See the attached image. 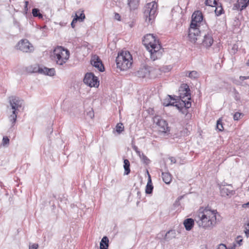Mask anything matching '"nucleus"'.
I'll return each instance as SVG.
<instances>
[{
  "instance_id": "1",
  "label": "nucleus",
  "mask_w": 249,
  "mask_h": 249,
  "mask_svg": "<svg viewBox=\"0 0 249 249\" xmlns=\"http://www.w3.org/2000/svg\"><path fill=\"white\" fill-rule=\"evenodd\" d=\"M142 42L150 53L151 59L155 61L161 57L163 50L159 40L156 39L153 34L145 36Z\"/></svg>"
},
{
  "instance_id": "2",
  "label": "nucleus",
  "mask_w": 249,
  "mask_h": 249,
  "mask_svg": "<svg viewBox=\"0 0 249 249\" xmlns=\"http://www.w3.org/2000/svg\"><path fill=\"white\" fill-rule=\"evenodd\" d=\"M217 213L216 210L205 208L199 213L198 219L196 220L198 226L205 229H212L216 224Z\"/></svg>"
},
{
  "instance_id": "3",
  "label": "nucleus",
  "mask_w": 249,
  "mask_h": 249,
  "mask_svg": "<svg viewBox=\"0 0 249 249\" xmlns=\"http://www.w3.org/2000/svg\"><path fill=\"white\" fill-rule=\"evenodd\" d=\"M70 57V52L61 46L56 47L53 50L52 59L58 66H63Z\"/></svg>"
},
{
  "instance_id": "4",
  "label": "nucleus",
  "mask_w": 249,
  "mask_h": 249,
  "mask_svg": "<svg viewBox=\"0 0 249 249\" xmlns=\"http://www.w3.org/2000/svg\"><path fill=\"white\" fill-rule=\"evenodd\" d=\"M117 67L121 71L129 69L132 64V57L128 51H123L118 53L116 59Z\"/></svg>"
},
{
  "instance_id": "5",
  "label": "nucleus",
  "mask_w": 249,
  "mask_h": 249,
  "mask_svg": "<svg viewBox=\"0 0 249 249\" xmlns=\"http://www.w3.org/2000/svg\"><path fill=\"white\" fill-rule=\"evenodd\" d=\"M23 103V100L18 97L12 96L9 98L10 105L13 110L12 114L9 117L12 126L15 124L17 121L18 110L22 107Z\"/></svg>"
},
{
  "instance_id": "6",
  "label": "nucleus",
  "mask_w": 249,
  "mask_h": 249,
  "mask_svg": "<svg viewBox=\"0 0 249 249\" xmlns=\"http://www.w3.org/2000/svg\"><path fill=\"white\" fill-rule=\"evenodd\" d=\"M158 5L155 1L146 4L144 9V18L146 22L152 23L157 13Z\"/></svg>"
},
{
  "instance_id": "7",
  "label": "nucleus",
  "mask_w": 249,
  "mask_h": 249,
  "mask_svg": "<svg viewBox=\"0 0 249 249\" xmlns=\"http://www.w3.org/2000/svg\"><path fill=\"white\" fill-rule=\"evenodd\" d=\"M154 122L158 126L159 131L163 134L168 135L170 133V128L167 121L160 116H155L153 119Z\"/></svg>"
},
{
  "instance_id": "8",
  "label": "nucleus",
  "mask_w": 249,
  "mask_h": 249,
  "mask_svg": "<svg viewBox=\"0 0 249 249\" xmlns=\"http://www.w3.org/2000/svg\"><path fill=\"white\" fill-rule=\"evenodd\" d=\"M18 49L25 53H31L34 50V47L27 39L20 40L17 45Z\"/></svg>"
},
{
  "instance_id": "9",
  "label": "nucleus",
  "mask_w": 249,
  "mask_h": 249,
  "mask_svg": "<svg viewBox=\"0 0 249 249\" xmlns=\"http://www.w3.org/2000/svg\"><path fill=\"white\" fill-rule=\"evenodd\" d=\"M83 81L85 84L90 87H98L99 85V81L98 78L92 73H87Z\"/></svg>"
},
{
  "instance_id": "10",
  "label": "nucleus",
  "mask_w": 249,
  "mask_h": 249,
  "mask_svg": "<svg viewBox=\"0 0 249 249\" xmlns=\"http://www.w3.org/2000/svg\"><path fill=\"white\" fill-rule=\"evenodd\" d=\"M180 92V98L182 103H186L191 100L190 90L187 84H183L179 90Z\"/></svg>"
},
{
  "instance_id": "11",
  "label": "nucleus",
  "mask_w": 249,
  "mask_h": 249,
  "mask_svg": "<svg viewBox=\"0 0 249 249\" xmlns=\"http://www.w3.org/2000/svg\"><path fill=\"white\" fill-rule=\"evenodd\" d=\"M200 32L198 27L190 26L188 31V37L190 41L195 43L200 37Z\"/></svg>"
},
{
  "instance_id": "12",
  "label": "nucleus",
  "mask_w": 249,
  "mask_h": 249,
  "mask_svg": "<svg viewBox=\"0 0 249 249\" xmlns=\"http://www.w3.org/2000/svg\"><path fill=\"white\" fill-rule=\"evenodd\" d=\"M165 106H174V103H168L167 104L165 105ZM180 107L179 106L178 104H176L175 105L179 110L180 111L184 114H186V115L188 114V109L190 108L191 106V103L190 101H187L186 103H180Z\"/></svg>"
},
{
  "instance_id": "13",
  "label": "nucleus",
  "mask_w": 249,
  "mask_h": 249,
  "mask_svg": "<svg viewBox=\"0 0 249 249\" xmlns=\"http://www.w3.org/2000/svg\"><path fill=\"white\" fill-rule=\"evenodd\" d=\"M220 193L223 197H230L233 195L234 192L232 186L230 185H222L220 186Z\"/></svg>"
},
{
  "instance_id": "14",
  "label": "nucleus",
  "mask_w": 249,
  "mask_h": 249,
  "mask_svg": "<svg viewBox=\"0 0 249 249\" xmlns=\"http://www.w3.org/2000/svg\"><path fill=\"white\" fill-rule=\"evenodd\" d=\"M192 21L190 26L193 27H199L200 22L203 20L202 13L199 11L194 12L192 16Z\"/></svg>"
},
{
  "instance_id": "15",
  "label": "nucleus",
  "mask_w": 249,
  "mask_h": 249,
  "mask_svg": "<svg viewBox=\"0 0 249 249\" xmlns=\"http://www.w3.org/2000/svg\"><path fill=\"white\" fill-rule=\"evenodd\" d=\"M213 43V37L212 33L211 32L205 34L202 41V45L208 48L210 47Z\"/></svg>"
},
{
  "instance_id": "16",
  "label": "nucleus",
  "mask_w": 249,
  "mask_h": 249,
  "mask_svg": "<svg viewBox=\"0 0 249 249\" xmlns=\"http://www.w3.org/2000/svg\"><path fill=\"white\" fill-rule=\"evenodd\" d=\"M91 64L94 67L97 68L99 71H104V67L98 56L95 55L92 56L91 60Z\"/></svg>"
},
{
  "instance_id": "17",
  "label": "nucleus",
  "mask_w": 249,
  "mask_h": 249,
  "mask_svg": "<svg viewBox=\"0 0 249 249\" xmlns=\"http://www.w3.org/2000/svg\"><path fill=\"white\" fill-rule=\"evenodd\" d=\"M38 71L48 76H53L55 74V71L54 68H48L47 67H40L38 69Z\"/></svg>"
},
{
  "instance_id": "18",
  "label": "nucleus",
  "mask_w": 249,
  "mask_h": 249,
  "mask_svg": "<svg viewBox=\"0 0 249 249\" xmlns=\"http://www.w3.org/2000/svg\"><path fill=\"white\" fill-rule=\"evenodd\" d=\"M249 4V0H238L234 7L240 11L245 9Z\"/></svg>"
},
{
  "instance_id": "19",
  "label": "nucleus",
  "mask_w": 249,
  "mask_h": 249,
  "mask_svg": "<svg viewBox=\"0 0 249 249\" xmlns=\"http://www.w3.org/2000/svg\"><path fill=\"white\" fill-rule=\"evenodd\" d=\"M184 225L187 231H190L194 225V221L192 218H187L184 221Z\"/></svg>"
},
{
  "instance_id": "20",
  "label": "nucleus",
  "mask_w": 249,
  "mask_h": 249,
  "mask_svg": "<svg viewBox=\"0 0 249 249\" xmlns=\"http://www.w3.org/2000/svg\"><path fill=\"white\" fill-rule=\"evenodd\" d=\"M109 240L107 236H104L102 239L100 243V249H108Z\"/></svg>"
},
{
  "instance_id": "21",
  "label": "nucleus",
  "mask_w": 249,
  "mask_h": 249,
  "mask_svg": "<svg viewBox=\"0 0 249 249\" xmlns=\"http://www.w3.org/2000/svg\"><path fill=\"white\" fill-rule=\"evenodd\" d=\"M161 177L163 181L166 184H169L172 180V177L171 174L168 172H162L161 174Z\"/></svg>"
},
{
  "instance_id": "22",
  "label": "nucleus",
  "mask_w": 249,
  "mask_h": 249,
  "mask_svg": "<svg viewBox=\"0 0 249 249\" xmlns=\"http://www.w3.org/2000/svg\"><path fill=\"white\" fill-rule=\"evenodd\" d=\"M153 186L152 184V181L150 176L149 175V179L147 183L145 189V193L147 194H150L152 193Z\"/></svg>"
},
{
  "instance_id": "23",
  "label": "nucleus",
  "mask_w": 249,
  "mask_h": 249,
  "mask_svg": "<svg viewBox=\"0 0 249 249\" xmlns=\"http://www.w3.org/2000/svg\"><path fill=\"white\" fill-rule=\"evenodd\" d=\"M128 5L130 10L136 9L139 5V0H128Z\"/></svg>"
},
{
  "instance_id": "24",
  "label": "nucleus",
  "mask_w": 249,
  "mask_h": 249,
  "mask_svg": "<svg viewBox=\"0 0 249 249\" xmlns=\"http://www.w3.org/2000/svg\"><path fill=\"white\" fill-rule=\"evenodd\" d=\"M124 175H128L130 172V162L127 159H124Z\"/></svg>"
},
{
  "instance_id": "25",
  "label": "nucleus",
  "mask_w": 249,
  "mask_h": 249,
  "mask_svg": "<svg viewBox=\"0 0 249 249\" xmlns=\"http://www.w3.org/2000/svg\"><path fill=\"white\" fill-rule=\"evenodd\" d=\"M187 73H186V76H188L189 78L191 79H196L199 76V73L196 71H193L190 72H187Z\"/></svg>"
},
{
  "instance_id": "26",
  "label": "nucleus",
  "mask_w": 249,
  "mask_h": 249,
  "mask_svg": "<svg viewBox=\"0 0 249 249\" xmlns=\"http://www.w3.org/2000/svg\"><path fill=\"white\" fill-rule=\"evenodd\" d=\"M175 237V232L174 231H169L165 234L164 239L166 240H170Z\"/></svg>"
},
{
  "instance_id": "27",
  "label": "nucleus",
  "mask_w": 249,
  "mask_h": 249,
  "mask_svg": "<svg viewBox=\"0 0 249 249\" xmlns=\"http://www.w3.org/2000/svg\"><path fill=\"white\" fill-rule=\"evenodd\" d=\"M32 14L34 17H38L39 19L43 18V15L39 12V10L37 8L33 9Z\"/></svg>"
},
{
  "instance_id": "28",
  "label": "nucleus",
  "mask_w": 249,
  "mask_h": 249,
  "mask_svg": "<svg viewBox=\"0 0 249 249\" xmlns=\"http://www.w3.org/2000/svg\"><path fill=\"white\" fill-rule=\"evenodd\" d=\"M79 12H77L76 13H75V17L74 18H77V21H79L80 22H82V21H83V20L85 18V15L84 13H83V11H82L80 14L79 16H78V14H77Z\"/></svg>"
},
{
  "instance_id": "29",
  "label": "nucleus",
  "mask_w": 249,
  "mask_h": 249,
  "mask_svg": "<svg viewBox=\"0 0 249 249\" xmlns=\"http://www.w3.org/2000/svg\"><path fill=\"white\" fill-rule=\"evenodd\" d=\"M205 3L206 5L211 6L213 8L217 4L216 0H206Z\"/></svg>"
},
{
  "instance_id": "30",
  "label": "nucleus",
  "mask_w": 249,
  "mask_h": 249,
  "mask_svg": "<svg viewBox=\"0 0 249 249\" xmlns=\"http://www.w3.org/2000/svg\"><path fill=\"white\" fill-rule=\"evenodd\" d=\"M139 157L140 158L143 163L148 164L150 163L149 159L143 153H141V156H139Z\"/></svg>"
},
{
  "instance_id": "31",
  "label": "nucleus",
  "mask_w": 249,
  "mask_h": 249,
  "mask_svg": "<svg viewBox=\"0 0 249 249\" xmlns=\"http://www.w3.org/2000/svg\"><path fill=\"white\" fill-rule=\"evenodd\" d=\"M214 8V9L213 10L217 16H220L223 13V9L221 6H215Z\"/></svg>"
},
{
  "instance_id": "32",
  "label": "nucleus",
  "mask_w": 249,
  "mask_h": 249,
  "mask_svg": "<svg viewBox=\"0 0 249 249\" xmlns=\"http://www.w3.org/2000/svg\"><path fill=\"white\" fill-rule=\"evenodd\" d=\"M138 74L140 77H145L147 75V71L146 69H142L138 71Z\"/></svg>"
},
{
  "instance_id": "33",
  "label": "nucleus",
  "mask_w": 249,
  "mask_h": 249,
  "mask_svg": "<svg viewBox=\"0 0 249 249\" xmlns=\"http://www.w3.org/2000/svg\"><path fill=\"white\" fill-rule=\"evenodd\" d=\"M124 127L122 123L118 124L116 126V130L119 133L122 132L124 130Z\"/></svg>"
},
{
  "instance_id": "34",
  "label": "nucleus",
  "mask_w": 249,
  "mask_h": 249,
  "mask_svg": "<svg viewBox=\"0 0 249 249\" xmlns=\"http://www.w3.org/2000/svg\"><path fill=\"white\" fill-rule=\"evenodd\" d=\"M216 127L219 131H222L223 130L222 121L220 119L217 121Z\"/></svg>"
},
{
  "instance_id": "35",
  "label": "nucleus",
  "mask_w": 249,
  "mask_h": 249,
  "mask_svg": "<svg viewBox=\"0 0 249 249\" xmlns=\"http://www.w3.org/2000/svg\"><path fill=\"white\" fill-rule=\"evenodd\" d=\"M241 116H243L242 113L239 112H236L233 116V119L234 120H238Z\"/></svg>"
},
{
  "instance_id": "36",
  "label": "nucleus",
  "mask_w": 249,
  "mask_h": 249,
  "mask_svg": "<svg viewBox=\"0 0 249 249\" xmlns=\"http://www.w3.org/2000/svg\"><path fill=\"white\" fill-rule=\"evenodd\" d=\"M9 143V139L6 137H3L2 139V144L3 145L8 144Z\"/></svg>"
},
{
  "instance_id": "37",
  "label": "nucleus",
  "mask_w": 249,
  "mask_h": 249,
  "mask_svg": "<svg viewBox=\"0 0 249 249\" xmlns=\"http://www.w3.org/2000/svg\"><path fill=\"white\" fill-rule=\"evenodd\" d=\"M245 232L247 237L249 236V223L245 225Z\"/></svg>"
},
{
  "instance_id": "38",
  "label": "nucleus",
  "mask_w": 249,
  "mask_h": 249,
  "mask_svg": "<svg viewBox=\"0 0 249 249\" xmlns=\"http://www.w3.org/2000/svg\"><path fill=\"white\" fill-rule=\"evenodd\" d=\"M133 149L136 152L138 156H141V152L139 150L138 148L135 145H132Z\"/></svg>"
},
{
  "instance_id": "39",
  "label": "nucleus",
  "mask_w": 249,
  "mask_h": 249,
  "mask_svg": "<svg viewBox=\"0 0 249 249\" xmlns=\"http://www.w3.org/2000/svg\"><path fill=\"white\" fill-rule=\"evenodd\" d=\"M87 115L89 116V117L91 119L93 118L94 117V112L92 109H91L90 111H89L87 113Z\"/></svg>"
},
{
  "instance_id": "40",
  "label": "nucleus",
  "mask_w": 249,
  "mask_h": 249,
  "mask_svg": "<svg viewBox=\"0 0 249 249\" xmlns=\"http://www.w3.org/2000/svg\"><path fill=\"white\" fill-rule=\"evenodd\" d=\"M38 247L37 244H33L29 246V249H37Z\"/></svg>"
},
{
  "instance_id": "41",
  "label": "nucleus",
  "mask_w": 249,
  "mask_h": 249,
  "mask_svg": "<svg viewBox=\"0 0 249 249\" xmlns=\"http://www.w3.org/2000/svg\"><path fill=\"white\" fill-rule=\"evenodd\" d=\"M77 22V18H74L71 23V26L72 28L75 27V24Z\"/></svg>"
},
{
  "instance_id": "42",
  "label": "nucleus",
  "mask_w": 249,
  "mask_h": 249,
  "mask_svg": "<svg viewBox=\"0 0 249 249\" xmlns=\"http://www.w3.org/2000/svg\"><path fill=\"white\" fill-rule=\"evenodd\" d=\"M217 249H227V248L225 245L221 244L219 245Z\"/></svg>"
},
{
  "instance_id": "43",
  "label": "nucleus",
  "mask_w": 249,
  "mask_h": 249,
  "mask_svg": "<svg viewBox=\"0 0 249 249\" xmlns=\"http://www.w3.org/2000/svg\"><path fill=\"white\" fill-rule=\"evenodd\" d=\"M240 236L237 237L236 243L239 244V246L241 245V243L242 242V239Z\"/></svg>"
},
{
  "instance_id": "44",
  "label": "nucleus",
  "mask_w": 249,
  "mask_h": 249,
  "mask_svg": "<svg viewBox=\"0 0 249 249\" xmlns=\"http://www.w3.org/2000/svg\"><path fill=\"white\" fill-rule=\"evenodd\" d=\"M28 4V1H26L25 2V6H24V10H25L26 13H27V12L28 11V8H27Z\"/></svg>"
},
{
  "instance_id": "45",
  "label": "nucleus",
  "mask_w": 249,
  "mask_h": 249,
  "mask_svg": "<svg viewBox=\"0 0 249 249\" xmlns=\"http://www.w3.org/2000/svg\"><path fill=\"white\" fill-rule=\"evenodd\" d=\"M114 17L116 19H117L118 20H120L121 16L119 14L115 13Z\"/></svg>"
},
{
  "instance_id": "46",
  "label": "nucleus",
  "mask_w": 249,
  "mask_h": 249,
  "mask_svg": "<svg viewBox=\"0 0 249 249\" xmlns=\"http://www.w3.org/2000/svg\"><path fill=\"white\" fill-rule=\"evenodd\" d=\"M169 160L172 163H175L176 162L175 158L173 157L169 158Z\"/></svg>"
},
{
  "instance_id": "47",
  "label": "nucleus",
  "mask_w": 249,
  "mask_h": 249,
  "mask_svg": "<svg viewBox=\"0 0 249 249\" xmlns=\"http://www.w3.org/2000/svg\"><path fill=\"white\" fill-rule=\"evenodd\" d=\"M236 247V244L233 243L232 246L227 248V249H235Z\"/></svg>"
},
{
  "instance_id": "48",
  "label": "nucleus",
  "mask_w": 249,
  "mask_h": 249,
  "mask_svg": "<svg viewBox=\"0 0 249 249\" xmlns=\"http://www.w3.org/2000/svg\"><path fill=\"white\" fill-rule=\"evenodd\" d=\"M243 207H249V202L247 203L244 204L243 205Z\"/></svg>"
},
{
  "instance_id": "49",
  "label": "nucleus",
  "mask_w": 249,
  "mask_h": 249,
  "mask_svg": "<svg viewBox=\"0 0 249 249\" xmlns=\"http://www.w3.org/2000/svg\"><path fill=\"white\" fill-rule=\"evenodd\" d=\"M247 64L248 66H249V60H248V62L247 63Z\"/></svg>"
}]
</instances>
